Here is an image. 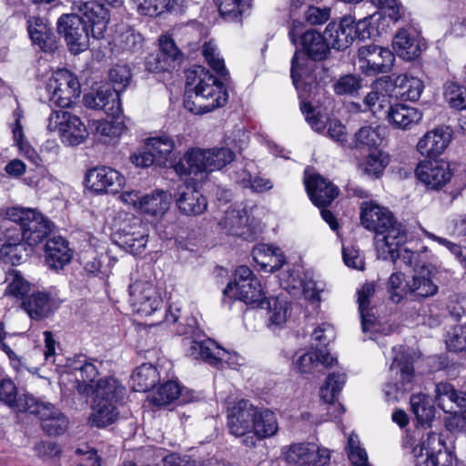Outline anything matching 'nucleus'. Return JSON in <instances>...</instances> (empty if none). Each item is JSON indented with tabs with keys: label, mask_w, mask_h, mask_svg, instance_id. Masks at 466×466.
Here are the masks:
<instances>
[{
	"label": "nucleus",
	"mask_w": 466,
	"mask_h": 466,
	"mask_svg": "<svg viewBox=\"0 0 466 466\" xmlns=\"http://www.w3.org/2000/svg\"><path fill=\"white\" fill-rule=\"evenodd\" d=\"M171 196L166 191H154L141 198L140 211L152 215H163L169 208Z\"/></svg>",
	"instance_id": "a18cd8bd"
},
{
	"label": "nucleus",
	"mask_w": 466,
	"mask_h": 466,
	"mask_svg": "<svg viewBox=\"0 0 466 466\" xmlns=\"http://www.w3.org/2000/svg\"><path fill=\"white\" fill-rule=\"evenodd\" d=\"M129 302L135 313L146 317L161 309L163 304L154 284L147 280H137L130 284Z\"/></svg>",
	"instance_id": "f8f14e48"
},
{
	"label": "nucleus",
	"mask_w": 466,
	"mask_h": 466,
	"mask_svg": "<svg viewBox=\"0 0 466 466\" xmlns=\"http://www.w3.org/2000/svg\"><path fill=\"white\" fill-rule=\"evenodd\" d=\"M416 177L427 187L439 189L451 177L447 162L440 160H427L420 162L416 168Z\"/></svg>",
	"instance_id": "aec40b11"
},
{
	"label": "nucleus",
	"mask_w": 466,
	"mask_h": 466,
	"mask_svg": "<svg viewBox=\"0 0 466 466\" xmlns=\"http://www.w3.org/2000/svg\"><path fill=\"white\" fill-rule=\"evenodd\" d=\"M408 288L410 295L416 299L432 297L438 292V286L431 279V271L425 266L415 270Z\"/></svg>",
	"instance_id": "2f4dec72"
},
{
	"label": "nucleus",
	"mask_w": 466,
	"mask_h": 466,
	"mask_svg": "<svg viewBox=\"0 0 466 466\" xmlns=\"http://www.w3.org/2000/svg\"><path fill=\"white\" fill-rule=\"evenodd\" d=\"M301 45L307 55L313 60L325 59L329 52V45L325 39V34H319L315 30H309L303 34Z\"/></svg>",
	"instance_id": "58836bf2"
},
{
	"label": "nucleus",
	"mask_w": 466,
	"mask_h": 466,
	"mask_svg": "<svg viewBox=\"0 0 466 466\" xmlns=\"http://www.w3.org/2000/svg\"><path fill=\"white\" fill-rule=\"evenodd\" d=\"M444 98L449 106L457 110L466 109V87L456 82H446L443 86Z\"/></svg>",
	"instance_id": "5fc2aeb1"
},
{
	"label": "nucleus",
	"mask_w": 466,
	"mask_h": 466,
	"mask_svg": "<svg viewBox=\"0 0 466 466\" xmlns=\"http://www.w3.org/2000/svg\"><path fill=\"white\" fill-rule=\"evenodd\" d=\"M27 412L39 417L42 428L48 435H60L67 429V419L51 403L35 399Z\"/></svg>",
	"instance_id": "a211bd4d"
},
{
	"label": "nucleus",
	"mask_w": 466,
	"mask_h": 466,
	"mask_svg": "<svg viewBox=\"0 0 466 466\" xmlns=\"http://www.w3.org/2000/svg\"><path fill=\"white\" fill-rule=\"evenodd\" d=\"M5 280L7 282L5 294L7 295L23 298L30 290L29 282L17 270H10L6 275Z\"/></svg>",
	"instance_id": "680f3d73"
},
{
	"label": "nucleus",
	"mask_w": 466,
	"mask_h": 466,
	"mask_svg": "<svg viewBox=\"0 0 466 466\" xmlns=\"http://www.w3.org/2000/svg\"><path fill=\"white\" fill-rule=\"evenodd\" d=\"M307 61L305 56L299 51H296L292 60H291V68H290V76L293 81L294 86L299 91V97L302 100H306L308 98V82L303 80V76L305 74L304 64ZM310 94H309V96Z\"/></svg>",
	"instance_id": "603ef678"
},
{
	"label": "nucleus",
	"mask_w": 466,
	"mask_h": 466,
	"mask_svg": "<svg viewBox=\"0 0 466 466\" xmlns=\"http://www.w3.org/2000/svg\"><path fill=\"white\" fill-rule=\"evenodd\" d=\"M144 38L134 28L121 25L116 31L114 45L121 51L138 52L142 49Z\"/></svg>",
	"instance_id": "49530a36"
},
{
	"label": "nucleus",
	"mask_w": 466,
	"mask_h": 466,
	"mask_svg": "<svg viewBox=\"0 0 466 466\" xmlns=\"http://www.w3.org/2000/svg\"><path fill=\"white\" fill-rule=\"evenodd\" d=\"M375 294V285L366 283L358 291L359 310L361 318V329L364 333L376 329V318L370 307V299Z\"/></svg>",
	"instance_id": "f704fd0d"
},
{
	"label": "nucleus",
	"mask_w": 466,
	"mask_h": 466,
	"mask_svg": "<svg viewBox=\"0 0 466 466\" xmlns=\"http://www.w3.org/2000/svg\"><path fill=\"white\" fill-rule=\"evenodd\" d=\"M222 17L234 20L242 15L248 8L246 0H214Z\"/></svg>",
	"instance_id": "bf43d9fd"
},
{
	"label": "nucleus",
	"mask_w": 466,
	"mask_h": 466,
	"mask_svg": "<svg viewBox=\"0 0 466 466\" xmlns=\"http://www.w3.org/2000/svg\"><path fill=\"white\" fill-rule=\"evenodd\" d=\"M346 451L353 466H371L368 461V454L356 434L351 433L349 436Z\"/></svg>",
	"instance_id": "052dcab7"
},
{
	"label": "nucleus",
	"mask_w": 466,
	"mask_h": 466,
	"mask_svg": "<svg viewBox=\"0 0 466 466\" xmlns=\"http://www.w3.org/2000/svg\"><path fill=\"white\" fill-rule=\"evenodd\" d=\"M5 216L7 220L16 224L11 229L15 233L18 230L22 239L29 246L42 242L52 230V222L35 209L11 208L6 210Z\"/></svg>",
	"instance_id": "39448f33"
},
{
	"label": "nucleus",
	"mask_w": 466,
	"mask_h": 466,
	"mask_svg": "<svg viewBox=\"0 0 466 466\" xmlns=\"http://www.w3.org/2000/svg\"><path fill=\"white\" fill-rule=\"evenodd\" d=\"M119 94L109 86H104L96 93L86 94L83 101L92 109H103L106 114L115 115L120 110Z\"/></svg>",
	"instance_id": "cd10ccee"
},
{
	"label": "nucleus",
	"mask_w": 466,
	"mask_h": 466,
	"mask_svg": "<svg viewBox=\"0 0 466 466\" xmlns=\"http://www.w3.org/2000/svg\"><path fill=\"white\" fill-rule=\"evenodd\" d=\"M408 286H410V279H404L402 273H392L388 281L390 299L395 303L400 302L406 295L410 294Z\"/></svg>",
	"instance_id": "e2e57ef3"
},
{
	"label": "nucleus",
	"mask_w": 466,
	"mask_h": 466,
	"mask_svg": "<svg viewBox=\"0 0 466 466\" xmlns=\"http://www.w3.org/2000/svg\"><path fill=\"white\" fill-rule=\"evenodd\" d=\"M395 53L404 60H412L420 54V45L417 35L406 29H400L392 41Z\"/></svg>",
	"instance_id": "c9c22d12"
},
{
	"label": "nucleus",
	"mask_w": 466,
	"mask_h": 466,
	"mask_svg": "<svg viewBox=\"0 0 466 466\" xmlns=\"http://www.w3.org/2000/svg\"><path fill=\"white\" fill-rule=\"evenodd\" d=\"M390 370L395 371L396 375L400 374V381L386 384L384 392L388 401H396L412 389L414 369L410 358L403 354L394 357Z\"/></svg>",
	"instance_id": "f3484780"
},
{
	"label": "nucleus",
	"mask_w": 466,
	"mask_h": 466,
	"mask_svg": "<svg viewBox=\"0 0 466 466\" xmlns=\"http://www.w3.org/2000/svg\"><path fill=\"white\" fill-rule=\"evenodd\" d=\"M177 333L190 335L194 339L189 342L187 354L195 360H202L210 365L219 368L228 351L220 348L212 339L197 340L199 338V329L196 326V319H190L187 324L179 325Z\"/></svg>",
	"instance_id": "6e6552de"
},
{
	"label": "nucleus",
	"mask_w": 466,
	"mask_h": 466,
	"mask_svg": "<svg viewBox=\"0 0 466 466\" xmlns=\"http://www.w3.org/2000/svg\"><path fill=\"white\" fill-rule=\"evenodd\" d=\"M78 370L76 381V390L83 396H89L96 390V380L98 376L97 367L91 361L84 360V363L80 367H76Z\"/></svg>",
	"instance_id": "ea45409f"
},
{
	"label": "nucleus",
	"mask_w": 466,
	"mask_h": 466,
	"mask_svg": "<svg viewBox=\"0 0 466 466\" xmlns=\"http://www.w3.org/2000/svg\"><path fill=\"white\" fill-rule=\"evenodd\" d=\"M186 89L185 107L195 115L222 107L228 99L223 83L201 66H195L186 72Z\"/></svg>",
	"instance_id": "7ed1b4c3"
},
{
	"label": "nucleus",
	"mask_w": 466,
	"mask_h": 466,
	"mask_svg": "<svg viewBox=\"0 0 466 466\" xmlns=\"http://www.w3.org/2000/svg\"><path fill=\"white\" fill-rule=\"evenodd\" d=\"M386 82L379 79L374 82L371 91L364 97L365 109L371 112L377 117L387 116L388 110L392 106L390 96L385 90Z\"/></svg>",
	"instance_id": "c85d7f7f"
},
{
	"label": "nucleus",
	"mask_w": 466,
	"mask_h": 466,
	"mask_svg": "<svg viewBox=\"0 0 466 466\" xmlns=\"http://www.w3.org/2000/svg\"><path fill=\"white\" fill-rule=\"evenodd\" d=\"M248 218L243 210L231 208L226 211L218 225L225 233L246 238Z\"/></svg>",
	"instance_id": "c03bdc74"
},
{
	"label": "nucleus",
	"mask_w": 466,
	"mask_h": 466,
	"mask_svg": "<svg viewBox=\"0 0 466 466\" xmlns=\"http://www.w3.org/2000/svg\"><path fill=\"white\" fill-rule=\"evenodd\" d=\"M305 187L310 200L319 208L331 204L339 192L332 182L317 174L305 178Z\"/></svg>",
	"instance_id": "412c9836"
},
{
	"label": "nucleus",
	"mask_w": 466,
	"mask_h": 466,
	"mask_svg": "<svg viewBox=\"0 0 466 466\" xmlns=\"http://www.w3.org/2000/svg\"><path fill=\"white\" fill-rule=\"evenodd\" d=\"M382 128L380 127L365 126L355 133L350 148H377L383 140Z\"/></svg>",
	"instance_id": "37998d69"
},
{
	"label": "nucleus",
	"mask_w": 466,
	"mask_h": 466,
	"mask_svg": "<svg viewBox=\"0 0 466 466\" xmlns=\"http://www.w3.org/2000/svg\"><path fill=\"white\" fill-rule=\"evenodd\" d=\"M109 79L113 83V90L120 93L130 83L131 72L127 66L116 65L109 71Z\"/></svg>",
	"instance_id": "338daca9"
},
{
	"label": "nucleus",
	"mask_w": 466,
	"mask_h": 466,
	"mask_svg": "<svg viewBox=\"0 0 466 466\" xmlns=\"http://www.w3.org/2000/svg\"><path fill=\"white\" fill-rule=\"evenodd\" d=\"M22 307L31 319L40 320L51 311L50 297L46 292H34L24 299Z\"/></svg>",
	"instance_id": "a19ab883"
},
{
	"label": "nucleus",
	"mask_w": 466,
	"mask_h": 466,
	"mask_svg": "<svg viewBox=\"0 0 466 466\" xmlns=\"http://www.w3.org/2000/svg\"><path fill=\"white\" fill-rule=\"evenodd\" d=\"M159 380V373L156 367L144 363L137 367L131 376V387L135 391L146 392Z\"/></svg>",
	"instance_id": "79ce46f5"
},
{
	"label": "nucleus",
	"mask_w": 466,
	"mask_h": 466,
	"mask_svg": "<svg viewBox=\"0 0 466 466\" xmlns=\"http://www.w3.org/2000/svg\"><path fill=\"white\" fill-rule=\"evenodd\" d=\"M72 9L81 16L84 24H88L93 37H104L109 23V13L105 4L97 0L75 2Z\"/></svg>",
	"instance_id": "dca6fc26"
},
{
	"label": "nucleus",
	"mask_w": 466,
	"mask_h": 466,
	"mask_svg": "<svg viewBox=\"0 0 466 466\" xmlns=\"http://www.w3.org/2000/svg\"><path fill=\"white\" fill-rule=\"evenodd\" d=\"M407 240L405 227L393 221L391 224L380 230L374 236L375 249L379 258L395 261V253Z\"/></svg>",
	"instance_id": "2eb2a0df"
},
{
	"label": "nucleus",
	"mask_w": 466,
	"mask_h": 466,
	"mask_svg": "<svg viewBox=\"0 0 466 466\" xmlns=\"http://www.w3.org/2000/svg\"><path fill=\"white\" fill-rule=\"evenodd\" d=\"M381 18L380 13H375L368 17L360 19L357 25L350 16L343 17L339 22H330L325 31V39L328 41L329 47L337 50H344L348 48L353 42L356 31H362V37H365L364 30L367 29L368 36L372 32L369 26Z\"/></svg>",
	"instance_id": "423d86ee"
},
{
	"label": "nucleus",
	"mask_w": 466,
	"mask_h": 466,
	"mask_svg": "<svg viewBox=\"0 0 466 466\" xmlns=\"http://www.w3.org/2000/svg\"><path fill=\"white\" fill-rule=\"evenodd\" d=\"M346 381L344 373H330L327 379L326 384L320 389V398L326 403L335 401L338 394L342 390Z\"/></svg>",
	"instance_id": "6e6d98bb"
},
{
	"label": "nucleus",
	"mask_w": 466,
	"mask_h": 466,
	"mask_svg": "<svg viewBox=\"0 0 466 466\" xmlns=\"http://www.w3.org/2000/svg\"><path fill=\"white\" fill-rule=\"evenodd\" d=\"M361 87V77L351 74L340 76L333 84V90L339 96H356Z\"/></svg>",
	"instance_id": "13d9d810"
},
{
	"label": "nucleus",
	"mask_w": 466,
	"mask_h": 466,
	"mask_svg": "<svg viewBox=\"0 0 466 466\" xmlns=\"http://www.w3.org/2000/svg\"><path fill=\"white\" fill-rule=\"evenodd\" d=\"M27 31L32 42L42 50L46 51L50 28L46 21L38 16H29L27 19Z\"/></svg>",
	"instance_id": "8fccbe9b"
},
{
	"label": "nucleus",
	"mask_w": 466,
	"mask_h": 466,
	"mask_svg": "<svg viewBox=\"0 0 466 466\" xmlns=\"http://www.w3.org/2000/svg\"><path fill=\"white\" fill-rule=\"evenodd\" d=\"M181 395V387L176 380H168L161 384L148 397L149 401L157 407L173 404Z\"/></svg>",
	"instance_id": "09e8293b"
},
{
	"label": "nucleus",
	"mask_w": 466,
	"mask_h": 466,
	"mask_svg": "<svg viewBox=\"0 0 466 466\" xmlns=\"http://www.w3.org/2000/svg\"><path fill=\"white\" fill-rule=\"evenodd\" d=\"M146 148L152 150L157 157V165L174 168L178 176L203 175L221 169L233 161L234 153L228 147L212 149L192 148L177 163H174L172 152L174 140L166 135L149 137Z\"/></svg>",
	"instance_id": "f257e3e1"
},
{
	"label": "nucleus",
	"mask_w": 466,
	"mask_h": 466,
	"mask_svg": "<svg viewBox=\"0 0 466 466\" xmlns=\"http://www.w3.org/2000/svg\"><path fill=\"white\" fill-rule=\"evenodd\" d=\"M417 466H452L453 456L446 449L443 439L432 431H426L420 443L412 449Z\"/></svg>",
	"instance_id": "0eeeda50"
},
{
	"label": "nucleus",
	"mask_w": 466,
	"mask_h": 466,
	"mask_svg": "<svg viewBox=\"0 0 466 466\" xmlns=\"http://www.w3.org/2000/svg\"><path fill=\"white\" fill-rule=\"evenodd\" d=\"M160 53L155 60L157 66L154 68L156 71H167L174 67L173 63L179 57L180 51L175 45L172 38L167 35H162L159 38Z\"/></svg>",
	"instance_id": "de8ad7c7"
},
{
	"label": "nucleus",
	"mask_w": 466,
	"mask_h": 466,
	"mask_svg": "<svg viewBox=\"0 0 466 466\" xmlns=\"http://www.w3.org/2000/svg\"><path fill=\"white\" fill-rule=\"evenodd\" d=\"M287 462L297 466H324L330 460L329 451L313 442L293 443L282 449Z\"/></svg>",
	"instance_id": "9b49d317"
},
{
	"label": "nucleus",
	"mask_w": 466,
	"mask_h": 466,
	"mask_svg": "<svg viewBox=\"0 0 466 466\" xmlns=\"http://www.w3.org/2000/svg\"><path fill=\"white\" fill-rule=\"evenodd\" d=\"M395 220L392 213L388 208L373 201L363 202L360 206L361 225L375 234Z\"/></svg>",
	"instance_id": "5701e85b"
},
{
	"label": "nucleus",
	"mask_w": 466,
	"mask_h": 466,
	"mask_svg": "<svg viewBox=\"0 0 466 466\" xmlns=\"http://www.w3.org/2000/svg\"><path fill=\"white\" fill-rule=\"evenodd\" d=\"M226 296L234 297L246 304L255 305L259 308L265 307L266 296L261 282L258 279L244 280L238 284L230 294Z\"/></svg>",
	"instance_id": "7c9ffc66"
},
{
	"label": "nucleus",
	"mask_w": 466,
	"mask_h": 466,
	"mask_svg": "<svg viewBox=\"0 0 466 466\" xmlns=\"http://www.w3.org/2000/svg\"><path fill=\"white\" fill-rule=\"evenodd\" d=\"M47 129L57 132L63 143L77 146L85 141L88 131L81 119L68 111H53L47 118Z\"/></svg>",
	"instance_id": "1a4fd4ad"
},
{
	"label": "nucleus",
	"mask_w": 466,
	"mask_h": 466,
	"mask_svg": "<svg viewBox=\"0 0 466 466\" xmlns=\"http://www.w3.org/2000/svg\"><path fill=\"white\" fill-rule=\"evenodd\" d=\"M395 86L399 89L398 95L410 101H417L424 88L420 78L408 76H399L395 79Z\"/></svg>",
	"instance_id": "3c124183"
},
{
	"label": "nucleus",
	"mask_w": 466,
	"mask_h": 466,
	"mask_svg": "<svg viewBox=\"0 0 466 466\" xmlns=\"http://www.w3.org/2000/svg\"><path fill=\"white\" fill-rule=\"evenodd\" d=\"M358 59L360 70L374 76L389 72L393 66L394 56L389 48L369 45L359 48Z\"/></svg>",
	"instance_id": "4468645a"
},
{
	"label": "nucleus",
	"mask_w": 466,
	"mask_h": 466,
	"mask_svg": "<svg viewBox=\"0 0 466 466\" xmlns=\"http://www.w3.org/2000/svg\"><path fill=\"white\" fill-rule=\"evenodd\" d=\"M125 393V388L113 377L97 380L92 398L88 423L96 428H106L119 418L118 403Z\"/></svg>",
	"instance_id": "20e7f679"
},
{
	"label": "nucleus",
	"mask_w": 466,
	"mask_h": 466,
	"mask_svg": "<svg viewBox=\"0 0 466 466\" xmlns=\"http://www.w3.org/2000/svg\"><path fill=\"white\" fill-rule=\"evenodd\" d=\"M35 398L32 395L19 394L17 388L10 379L0 380V402L17 412H27Z\"/></svg>",
	"instance_id": "bb28decb"
},
{
	"label": "nucleus",
	"mask_w": 466,
	"mask_h": 466,
	"mask_svg": "<svg viewBox=\"0 0 466 466\" xmlns=\"http://www.w3.org/2000/svg\"><path fill=\"white\" fill-rule=\"evenodd\" d=\"M451 141V130L448 127H436L427 132L417 144L421 156L436 157L441 155Z\"/></svg>",
	"instance_id": "4be33fe9"
},
{
	"label": "nucleus",
	"mask_w": 466,
	"mask_h": 466,
	"mask_svg": "<svg viewBox=\"0 0 466 466\" xmlns=\"http://www.w3.org/2000/svg\"><path fill=\"white\" fill-rule=\"evenodd\" d=\"M147 236L144 230H137L132 233H126L120 238L121 245L127 251L138 255L146 248L147 242Z\"/></svg>",
	"instance_id": "69168bd1"
},
{
	"label": "nucleus",
	"mask_w": 466,
	"mask_h": 466,
	"mask_svg": "<svg viewBox=\"0 0 466 466\" xmlns=\"http://www.w3.org/2000/svg\"><path fill=\"white\" fill-rule=\"evenodd\" d=\"M177 205L185 215L197 216L206 210L208 203L199 191L191 187H185L178 192Z\"/></svg>",
	"instance_id": "e433bc0d"
},
{
	"label": "nucleus",
	"mask_w": 466,
	"mask_h": 466,
	"mask_svg": "<svg viewBox=\"0 0 466 466\" xmlns=\"http://www.w3.org/2000/svg\"><path fill=\"white\" fill-rule=\"evenodd\" d=\"M252 255L256 263L267 272L278 270L285 262L284 254L279 248L266 244L256 246Z\"/></svg>",
	"instance_id": "72a5a7b5"
},
{
	"label": "nucleus",
	"mask_w": 466,
	"mask_h": 466,
	"mask_svg": "<svg viewBox=\"0 0 466 466\" xmlns=\"http://www.w3.org/2000/svg\"><path fill=\"white\" fill-rule=\"evenodd\" d=\"M410 403L411 411L420 425L415 430L414 435L419 436L421 439L423 435V438H426V432L423 431H430L429 428H431L435 416V408L430 398L422 393L411 395Z\"/></svg>",
	"instance_id": "b1692460"
},
{
	"label": "nucleus",
	"mask_w": 466,
	"mask_h": 466,
	"mask_svg": "<svg viewBox=\"0 0 466 466\" xmlns=\"http://www.w3.org/2000/svg\"><path fill=\"white\" fill-rule=\"evenodd\" d=\"M337 363V359L324 350H309L296 360V367L300 373H311L319 365L331 368Z\"/></svg>",
	"instance_id": "4c0bfd02"
},
{
	"label": "nucleus",
	"mask_w": 466,
	"mask_h": 466,
	"mask_svg": "<svg viewBox=\"0 0 466 466\" xmlns=\"http://www.w3.org/2000/svg\"><path fill=\"white\" fill-rule=\"evenodd\" d=\"M389 162V156L386 153L380 150H374L365 158L362 164V169L364 173L370 177L377 178L382 175Z\"/></svg>",
	"instance_id": "864d4df0"
},
{
	"label": "nucleus",
	"mask_w": 466,
	"mask_h": 466,
	"mask_svg": "<svg viewBox=\"0 0 466 466\" xmlns=\"http://www.w3.org/2000/svg\"><path fill=\"white\" fill-rule=\"evenodd\" d=\"M73 257L68 242L62 237L49 238L45 247V258L47 267L54 270L62 269Z\"/></svg>",
	"instance_id": "a878e982"
},
{
	"label": "nucleus",
	"mask_w": 466,
	"mask_h": 466,
	"mask_svg": "<svg viewBox=\"0 0 466 466\" xmlns=\"http://www.w3.org/2000/svg\"><path fill=\"white\" fill-rule=\"evenodd\" d=\"M229 432L242 438V443L254 448L264 439L273 437L279 431L276 414L268 409H258L247 400H239L228 408Z\"/></svg>",
	"instance_id": "f03ea898"
},
{
	"label": "nucleus",
	"mask_w": 466,
	"mask_h": 466,
	"mask_svg": "<svg viewBox=\"0 0 466 466\" xmlns=\"http://www.w3.org/2000/svg\"><path fill=\"white\" fill-rule=\"evenodd\" d=\"M446 345L450 350H466V324L452 328L447 334Z\"/></svg>",
	"instance_id": "774afa93"
},
{
	"label": "nucleus",
	"mask_w": 466,
	"mask_h": 466,
	"mask_svg": "<svg viewBox=\"0 0 466 466\" xmlns=\"http://www.w3.org/2000/svg\"><path fill=\"white\" fill-rule=\"evenodd\" d=\"M202 54L209 66L219 76H226L228 75L224 59L220 56L216 44L211 41L206 42L202 46Z\"/></svg>",
	"instance_id": "0e129e2a"
},
{
	"label": "nucleus",
	"mask_w": 466,
	"mask_h": 466,
	"mask_svg": "<svg viewBox=\"0 0 466 466\" xmlns=\"http://www.w3.org/2000/svg\"><path fill=\"white\" fill-rule=\"evenodd\" d=\"M57 32L72 53L78 54L87 48L88 32L83 19L76 13L61 15L57 21Z\"/></svg>",
	"instance_id": "ddd939ff"
},
{
	"label": "nucleus",
	"mask_w": 466,
	"mask_h": 466,
	"mask_svg": "<svg viewBox=\"0 0 466 466\" xmlns=\"http://www.w3.org/2000/svg\"><path fill=\"white\" fill-rule=\"evenodd\" d=\"M46 91L50 102L62 108L69 107L81 92L77 78L65 68L52 75L46 84Z\"/></svg>",
	"instance_id": "9d476101"
},
{
	"label": "nucleus",
	"mask_w": 466,
	"mask_h": 466,
	"mask_svg": "<svg viewBox=\"0 0 466 466\" xmlns=\"http://www.w3.org/2000/svg\"><path fill=\"white\" fill-rule=\"evenodd\" d=\"M435 401L443 411H451L455 407L466 410V393H458L453 386L447 382L436 384Z\"/></svg>",
	"instance_id": "473e14b6"
},
{
	"label": "nucleus",
	"mask_w": 466,
	"mask_h": 466,
	"mask_svg": "<svg viewBox=\"0 0 466 466\" xmlns=\"http://www.w3.org/2000/svg\"><path fill=\"white\" fill-rule=\"evenodd\" d=\"M2 227L5 228L6 233L5 241L0 247V260L6 264H19L25 251L21 234L18 230L15 233L7 225Z\"/></svg>",
	"instance_id": "c756f323"
},
{
	"label": "nucleus",
	"mask_w": 466,
	"mask_h": 466,
	"mask_svg": "<svg viewBox=\"0 0 466 466\" xmlns=\"http://www.w3.org/2000/svg\"><path fill=\"white\" fill-rule=\"evenodd\" d=\"M268 309V321L272 326H281L287 320L288 303L279 298L266 299L265 307Z\"/></svg>",
	"instance_id": "4d7b16f0"
},
{
	"label": "nucleus",
	"mask_w": 466,
	"mask_h": 466,
	"mask_svg": "<svg viewBox=\"0 0 466 466\" xmlns=\"http://www.w3.org/2000/svg\"><path fill=\"white\" fill-rule=\"evenodd\" d=\"M86 182L91 189L98 193L119 192L126 184L125 177L108 167H97L89 170Z\"/></svg>",
	"instance_id": "6ab92c4d"
},
{
	"label": "nucleus",
	"mask_w": 466,
	"mask_h": 466,
	"mask_svg": "<svg viewBox=\"0 0 466 466\" xmlns=\"http://www.w3.org/2000/svg\"><path fill=\"white\" fill-rule=\"evenodd\" d=\"M386 119L396 129L410 130L421 121L422 112L406 104L396 103L389 108Z\"/></svg>",
	"instance_id": "393cba45"
}]
</instances>
